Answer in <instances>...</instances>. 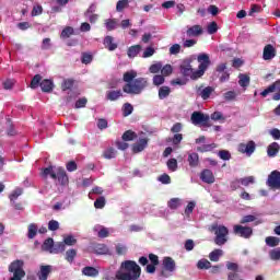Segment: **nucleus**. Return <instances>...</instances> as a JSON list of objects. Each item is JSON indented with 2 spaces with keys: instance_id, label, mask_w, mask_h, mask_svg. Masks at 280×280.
Returning <instances> with one entry per match:
<instances>
[{
  "instance_id": "nucleus-1",
  "label": "nucleus",
  "mask_w": 280,
  "mask_h": 280,
  "mask_svg": "<svg viewBox=\"0 0 280 280\" xmlns=\"http://www.w3.org/2000/svg\"><path fill=\"white\" fill-rule=\"evenodd\" d=\"M137 71H127L122 75L124 82L126 84L122 86L124 93L129 95H141L143 91L148 88V79L137 78Z\"/></svg>"
},
{
  "instance_id": "nucleus-2",
  "label": "nucleus",
  "mask_w": 280,
  "mask_h": 280,
  "mask_svg": "<svg viewBox=\"0 0 280 280\" xmlns=\"http://www.w3.org/2000/svg\"><path fill=\"white\" fill-rule=\"evenodd\" d=\"M124 271L116 272L118 280H139L141 277V267L135 260H125L121 262Z\"/></svg>"
},
{
  "instance_id": "nucleus-3",
  "label": "nucleus",
  "mask_w": 280,
  "mask_h": 280,
  "mask_svg": "<svg viewBox=\"0 0 280 280\" xmlns=\"http://www.w3.org/2000/svg\"><path fill=\"white\" fill-rule=\"evenodd\" d=\"M211 233H214V244L217 246H224L226 242H229V228L224 225H219L214 223L210 226Z\"/></svg>"
},
{
  "instance_id": "nucleus-4",
  "label": "nucleus",
  "mask_w": 280,
  "mask_h": 280,
  "mask_svg": "<svg viewBox=\"0 0 280 280\" xmlns=\"http://www.w3.org/2000/svg\"><path fill=\"white\" fill-rule=\"evenodd\" d=\"M197 60L199 62L198 70L191 72L190 80H198L205 75V71L209 69V66L211 65V59H209V55L207 54H200L197 57Z\"/></svg>"
},
{
  "instance_id": "nucleus-5",
  "label": "nucleus",
  "mask_w": 280,
  "mask_h": 280,
  "mask_svg": "<svg viewBox=\"0 0 280 280\" xmlns=\"http://www.w3.org/2000/svg\"><path fill=\"white\" fill-rule=\"evenodd\" d=\"M24 266L25 261L22 259L13 260L9 265V272H12L13 277H11L9 280H23L25 277V269H23Z\"/></svg>"
},
{
  "instance_id": "nucleus-6",
  "label": "nucleus",
  "mask_w": 280,
  "mask_h": 280,
  "mask_svg": "<svg viewBox=\"0 0 280 280\" xmlns=\"http://www.w3.org/2000/svg\"><path fill=\"white\" fill-rule=\"evenodd\" d=\"M270 93H275L272 95L273 102H279L280 100V81L273 82L271 85H269L267 89H265L260 95L261 97H268Z\"/></svg>"
},
{
  "instance_id": "nucleus-7",
  "label": "nucleus",
  "mask_w": 280,
  "mask_h": 280,
  "mask_svg": "<svg viewBox=\"0 0 280 280\" xmlns=\"http://www.w3.org/2000/svg\"><path fill=\"white\" fill-rule=\"evenodd\" d=\"M209 115H205L201 112H194L190 116V121L194 126H206L209 127Z\"/></svg>"
},
{
  "instance_id": "nucleus-8",
  "label": "nucleus",
  "mask_w": 280,
  "mask_h": 280,
  "mask_svg": "<svg viewBox=\"0 0 280 280\" xmlns=\"http://www.w3.org/2000/svg\"><path fill=\"white\" fill-rule=\"evenodd\" d=\"M234 235L243 237L244 240H249L253 236V228L244 225H234L233 226Z\"/></svg>"
},
{
  "instance_id": "nucleus-9",
  "label": "nucleus",
  "mask_w": 280,
  "mask_h": 280,
  "mask_svg": "<svg viewBox=\"0 0 280 280\" xmlns=\"http://www.w3.org/2000/svg\"><path fill=\"white\" fill-rule=\"evenodd\" d=\"M162 266L164 270L161 271V277H168L167 272L176 270V261L172 257H164Z\"/></svg>"
},
{
  "instance_id": "nucleus-10",
  "label": "nucleus",
  "mask_w": 280,
  "mask_h": 280,
  "mask_svg": "<svg viewBox=\"0 0 280 280\" xmlns=\"http://www.w3.org/2000/svg\"><path fill=\"white\" fill-rule=\"evenodd\" d=\"M196 94L201 97V100H209L211 97V94L215 91L213 86H206L203 84L196 85L195 88Z\"/></svg>"
},
{
  "instance_id": "nucleus-11",
  "label": "nucleus",
  "mask_w": 280,
  "mask_h": 280,
  "mask_svg": "<svg viewBox=\"0 0 280 280\" xmlns=\"http://www.w3.org/2000/svg\"><path fill=\"white\" fill-rule=\"evenodd\" d=\"M257 144H255V141L249 140L247 143H240L237 150L241 154L250 156L255 152Z\"/></svg>"
},
{
  "instance_id": "nucleus-12",
  "label": "nucleus",
  "mask_w": 280,
  "mask_h": 280,
  "mask_svg": "<svg viewBox=\"0 0 280 280\" xmlns=\"http://www.w3.org/2000/svg\"><path fill=\"white\" fill-rule=\"evenodd\" d=\"M267 185L270 189H280V172L272 171L267 178Z\"/></svg>"
},
{
  "instance_id": "nucleus-13",
  "label": "nucleus",
  "mask_w": 280,
  "mask_h": 280,
  "mask_svg": "<svg viewBox=\"0 0 280 280\" xmlns=\"http://www.w3.org/2000/svg\"><path fill=\"white\" fill-rule=\"evenodd\" d=\"M192 71H194V68L191 67V61L187 59L184 60L179 66V72L184 78H191Z\"/></svg>"
},
{
  "instance_id": "nucleus-14",
  "label": "nucleus",
  "mask_w": 280,
  "mask_h": 280,
  "mask_svg": "<svg viewBox=\"0 0 280 280\" xmlns=\"http://www.w3.org/2000/svg\"><path fill=\"white\" fill-rule=\"evenodd\" d=\"M149 260L151 264L147 265L145 271L149 275H154V272H156V266H159L160 264L159 257L156 256V254H149Z\"/></svg>"
},
{
  "instance_id": "nucleus-15",
  "label": "nucleus",
  "mask_w": 280,
  "mask_h": 280,
  "mask_svg": "<svg viewBox=\"0 0 280 280\" xmlns=\"http://www.w3.org/2000/svg\"><path fill=\"white\" fill-rule=\"evenodd\" d=\"M277 56V48L272 44H267L262 50V59L272 60Z\"/></svg>"
},
{
  "instance_id": "nucleus-16",
  "label": "nucleus",
  "mask_w": 280,
  "mask_h": 280,
  "mask_svg": "<svg viewBox=\"0 0 280 280\" xmlns=\"http://www.w3.org/2000/svg\"><path fill=\"white\" fill-rule=\"evenodd\" d=\"M200 179L202 183H207V185H213L215 183V176L213 175V172L209 168H205L200 173Z\"/></svg>"
},
{
  "instance_id": "nucleus-17",
  "label": "nucleus",
  "mask_w": 280,
  "mask_h": 280,
  "mask_svg": "<svg viewBox=\"0 0 280 280\" xmlns=\"http://www.w3.org/2000/svg\"><path fill=\"white\" fill-rule=\"evenodd\" d=\"M203 32L202 26L196 24L187 28L186 36H188V38H196L198 36H202Z\"/></svg>"
},
{
  "instance_id": "nucleus-18",
  "label": "nucleus",
  "mask_w": 280,
  "mask_h": 280,
  "mask_svg": "<svg viewBox=\"0 0 280 280\" xmlns=\"http://www.w3.org/2000/svg\"><path fill=\"white\" fill-rule=\"evenodd\" d=\"M49 275H51V265H42L39 267V271L37 272V277L39 280L49 279Z\"/></svg>"
},
{
  "instance_id": "nucleus-19",
  "label": "nucleus",
  "mask_w": 280,
  "mask_h": 280,
  "mask_svg": "<svg viewBox=\"0 0 280 280\" xmlns=\"http://www.w3.org/2000/svg\"><path fill=\"white\" fill-rule=\"evenodd\" d=\"M103 45L105 49H108V51H115L118 47L117 43H115V38L110 35L105 36Z\"/></svg>"
},
{
  "instance_id": "nucleus-20",
  "label": "nucleus",
  "mask_w": 280,
  "mask_h": 280,
  "mask_svg": "<svg viewBox=\"0 0 280 280\" xmlns=\"http://www.w3.org/2000/svg\"><path fill=\"white\" fill-rule=\"evenodd\" d=\"M148 141H150L148 138H142L139 140L138 143L132 145V152L133 154H139V152H143L145 148H148Z\"/></svg>"
},
{
  "instance_id": "nucleus-21",
  "label": "nucleus",
  "mask_w": 280,
  "mask_h": 280,
  "mask_svg": "<svg viewBox=\"0 0 280 280\" xmlns=\"http://www.w3.org/2000/svg\"><path fill=\"white\" fill-rule=\"evenodd\" d=\"M120 97H124L121 90H110L106 92V100L108 102H117Z\"/></svg>"
},
{
  "instance_id": "nucleus-22",
  "label": "nucleus",
  "mask_w": 280,
  "mask_h": 280,
  "mask_svg": "<svg viewBox=\"0 0 280 280\" xmlns=\"http://www.w3.org/2000/svg\"><path fill=\"white\" fill-rule=\"evenodd\" d=\"M57 178L60 183V185L65 186L69 184V176L67 175V171L65 168L59 167L57 170Z\"/></svg>"
},
{
  "instance_id": "nucleus-23",
  "label": "nucleus",
  "mask_w": 280,
  "mask_h": 280,
  "mask_svg": "<svg viewBox=\"0 0 280 280\" xmlns=\"http://www.w3.org/2000/svg\"><path fill=\"white\" fill-rule=\"evenodd\" d=\"M39 86L43 91V93H51L54 91V81L49 79H44L40 83Z\"/></svg>"
},
{
  "instance_id": "nucleus-24",
  "label": "nucleus",
  "mask_w": 280,
  "mask_h": 280,
  "mask_svg": "<svg viewBox=\"0 0 280 280\" xmlns=\"http://www.w3.org/2000/svg\"><path fill=\"white\" fill-rule=\"evenodd\" d=\"M188 164L189 167H198L200 165V156L198 153L192 152L188 154Z\"/></svg>"
},
{
  "instance_id": "nucleus-25",
  "label": "nucleus",
  "mask_w": 280,
  "mask_h": 280,
  "mask_svg": "<svg viewBox=\"0 0 280 280\" xmlns=\"http://www.w3.org/2000/svg\"><path fill=\"white\" fill-rule=\"evenodd\" d=\"M279 150H280L279 143L278 142H272L267 148V154L270 158H275V156H277V154H279Z\"/></svg>"
},
{
  "instance_id": "nucleus-26",
  "label": "nucleus",
  "mask_w": 280,
  "mask_h": 280,
  "mask_svg": "<svg viewBox=\"0 0 280 280\" xmlns=\"http://www.w3.org/2000/svg\"><path fill=\"white\" fill-rule=\"evenodd\" d=\"M82 275L85 277H97L100 275V270L95 267L88 266L82 269Z\"/></svg>"
},
{
  "instance_id": "nucleus-27",
  "label": "nucleus",
  "mask_w": 280,
  "mask_h": 280,
  "mask_svg": "<svg viewBox=\"0 0 280 280\" xmlns=\"http://www.w3.org/2000/svg\"><path fill=\"white\" fill-rule=\"evenodd\" d=\"M139 51H141V45L131 46L127 50V56L129 58H137V56H139Z\"/></svg>"
},
{
  "instance_id": "nucleus-28",
  "label": "nucleus",
  "mask_w": 280,
  "mask_h": 280,
  "mask_svg": "<svg viewBox=\"0 0 280 280\" xmlns=\"http://www.w3.org/2000/svg\"><path fill=\"white\" fill-rule=\"evenodd\" d=\"M108 246L106 244H96L94 246V253H96V255H108Z\"/></svg>"
},
{
  "instance_id": "nucleus-29",
  "label": "nucleus",
  "mask_w": 280,
  "mask_h": 280,
  "mask_svg": "<svg viewBox=\"0 0 280 280\" xmlns=\"http://www.w3.org/2000/svg\"><path fill=\"white\" fill-rule=\"evenodd\" d=\"M224 255L222 249H214L209 254L210 261H220V257Z\"/></svg>"
},
{
  "instance_id": "nucleus-30",
  "label": "nucleus",
  "mask_w": 280,
  "mask_h": 280,
  "mask_svg": "<svg viewBox=\"0 0 280 280\" xmlns=\"http://www.w3.org/2000/svg\"><path fill=\"white\" fill-rule=\"evenodd\" d=\"M170 93H172L170 86H161L159 89V100H165L170 97Z\"/></svg>"
},
{
  "instance_id": "nucleus-31",
  "label": "nucleus",
  "mask_w": 280,
  "mask_h": 280,
  "mask_svg": "<svg viewBox=\"0 0 280 280\" xmlns=\"http://www.w3.org/2000/svg\"><path fill=\"white\" fill-rule=\"evenodd\" d=\"M73 84H75V80L65 79L61 83V91H71V89H73Z\"/></svg>"
},
{
  "instance_id": "nucleus-32",
  "label": "nucleus",
  "mask_w": 280,
  "mask_h": 280,
  "mask_svg": "<svg viewBox=\"0 0 280 280\" xmlns=\"http://www.w3.org/2000/svg\"><path fill=\"white\" fill-rule=\"evenodd\" d=\"M66 249H67V246L65 245V243L60 242V243L54 244L52 249L50 250V253H54L55 255H58V253H65Z\"/></svg>"
},
{
  "instance_id": "nucleus-33",
  "label": "nucleus",
  "mask_w": 280,
  "mask_h": 280,
  "mask_svg": "<svg viewBox=\"0 0 280 280\" xmlns=\"http://www.w3.org/2000/svg\"><path fill=\"white\" fill-rule=\"evenodd\" d=\"M75 34V31L71 26H66L60 34V38H71Z\"/></svg>"
},
{
  "instance_id": "nucleus-34",
  "label": "nucleus",
  "mask_w": 280,
  "mask_h": 280,
  "mask_svg": "<svg viewBox=\"0 0 280 280\" xmlns=\"http://www.w3.org/2000/svg\"><path fill=\"white\" fill-rule=\"evenodd\" d=\"M105 27L107 32H113V30H117V20L116 19L105 20Z\"/></svg>"
},
{
  "instance_id": "nucleus-35",
  "label": "nucleus",
  "mask_w": 280,
  "mask_h": 280,
  "mask_svg": "<svg viewBox=\"0 0 280 280\" xmlns=\"http://www.w3.org/2000/svg\"><path fill=\"white\" fill-rule=\"evenodd\" d=\"M122 141H135L137 139V133L132 130H127L121 136Z\"/></svg>"
},
{
  "instance_id": "nucleus-36",
  "label": "nucleus",
  "mask_w": 280,
  "mask_h": 280,
  "mask_svg": "<svg viewBox=\"0 0 280 280\" xmlns=\"http://www.w3.org/2000/svg\"><path fill=\"white\" fill-rule=\"evenodd\" d=\"M267 246H270V248H275L280 243V238L277 236H267L265 240Z\"/></svg>"
},
{
  "instance_id": "nucleus-37",
  "label": "nucleus",
  "mask_w": 280,
  "mask_h": 280,
  "mask_svg": "<svg viewBox=\"0 0 280 280\" xmlns=\"http://www.w3.org/2000/svg\"><path fill=\"white\" fill-rule=\"evenodd\" d=\"M238 84L240 86H243V89L248 86V84H250V77H248V74H240Z\"/></svg>"
},
{
  "instance_id": "nucleus-38",
  "label": "nucleus",
  "mask_w": 280,
  "mask_h": 280,
  "mask_svg": "<svg viewBox=\"0 0 280 280\" xmlns=\"http://www.w3.org/2000/svg\"><path fill=\"white\" fill-rule=\"evenodd\" d=\"M103 156H104V159H108V160L115 159V156H117V150H115V148L110 147L103 152Z\"/></svg>"
},
{
  "instance_id": "nucleus-39",
  "label": "nucleus",
  "mask_w": 280,
  "mask_h": 280,
  "mask_svg": "<svg viewBox=\"0 0 280 280\" xmlns=\"http://www.w3.org/2000/svg\"><path fill=\"white\" fill-rule=\"evenodd\" d=\"M42 82H43V75L35 74L31 81V89H38Z\"/></svg>"
},
{
  "instance_id": "nucleus-40",
  "label": "nucleus",
  "mask_w": 280,
  "mask_h": 280,
  "mask_svg": "<svg viewBox=\"0 0 280 280\" xmlns=\"http://www.w3.org/2000/svg\"><path fill=\"white\" fill-rule=\"evenodd\" d=\"M38 233V226L34 223L28 225V240H34Z\"/></svg>"
},
{
  "instance_id": "nucleus-41",
  "label": "nucleus",
  "mask_w": 280,
  "mask_h": 280,
  "mask_svg": "<svg viewBox=\"0 0 280 280\" xmlns=\"http://www.w3.org/2000/svg\"><path fill=\"white\" fill-rule=\"evenodd\" d=\"M130 2L128 0H119L116 4V11L117 12H124V10H126V8H129Z\"/></svg>"
},
{
  "instance_id": "nucleus-42",
  "label": "nucleus",
  "mask_w": 280,
  "mask_h": 280,
  "mask_svg": "<svg viewBox=\"0 0 280 280\" xmlns=\"http://www.w3.org/2000/svg\"><path fill=\"white\" fill-rule=\"evenodd\" d=\"M132 110H135V107H132V104L130 103H125L122 106V115L124 117H128L132 115Z\"/></svg>"
},
{
  "instance_id": "nucleus-43",
  "label": "nucleus",
  "mask_w": 280,
  "mask_h": 280,
  "mask_svg": "<svg viewBox=\"0 0 280 280\" xmlns=\"http://www.w3.org/2000/svg\"><path fill=\"white\" fill-rule=\"evenodd\" d=\"M78 256V250L75 249H68L66 252V259L69 261V264H73V259Z\"/></svg>"
},
{
  "instance_id": "nucleus-44",
  "label": "nucleus",
  "mask_w": 280,
  "mask_h": 280,
  "mask_svg": "<svg viewBox=\"0 0 280 280\" xmlns=\"http://www.w3.org/2000/svg\"><path fill=\"white\" fill-rule=\"evenodd\" d=\"M269 257L272 261H279V259H280V247L271 249L269 252Z\"/></svg>"
},
{
  "instance_id": "nucleus-45",
  "label": "nucleus",
  "mask_w": 280,
  "mask_h": 280,
  "mask_svg": "<svg viewBox=\"0 0 280 280\" xmlns=\"http://www.w3.org/2000/svg\"><path fill=\"white\" fill-rule=\"evenodd\" d=\"M94 207L95 209H104V207H106V198L104 196L98 197L94 201Z\"/></svg>"
},
{
  "instance_id": "nucleus-46",
  "label": "nucleus",
  "mask_w": 280,
  "mask_h": 280,
  "mask_svg": "<svg viewBox=\"0 0 280 280\" xmlns=\"http://www.w3.org/2000/svg\"><path fill=\"white\" fill-rule=\"evenodd\" d=\"M166 165H167L170 172H176V170H178V161L176 159H170L166 162Z\"/></svg>"
},
{
  "instance_id": "nucleus-47",
  "label": "nucleus",
  "mask_w": 280,
  "mask_h": 280,
  "mask_svg": "<svg viewBox=\"0 0 280 280\" xmlns=\"http://www.w3.org/2000/svg\"><path fill=\"white\" fill-rule=\"evenodd\" d=\"M214 148H215V143L203 144L197 148V152H201V153L211 152L212 150H214Z\"/></svg>"
},
{
  "instance_id": "nucleus-48",
  "label": "nucleus",
  "mask_w": 280,
  "mask_h": 280,
  "mask_svg": "<svg viewBox=\"0 0 280 280\" xmlns=\"http://www.w3.org/2000/svg\"><path fill=\"white\" fill-rule=\"evenodd\" d=\"M197 267L199 270H209V268H211V262L207 259H201L198 261Z\"/></svg>"
},
{
  "instance_id": "nucleus-49",
  "label": "nucleus",
  "mask_w": 280,
  "mask_h": 280,
  "mask_svg": "<svg viewBox=\"0 0 280 280\" xmlns=\"http://www.w3.org/2000/svg\"><path fill=\"white\" fill-rule=\"evenodd\" d=\"M81 62L82 65H91V62H93V55L90 52H82Z\"/></svg>"
},
{
  "instance_id": "nucleus-50",
  "label": "nucleus",
  "mask_w": 280,
  "mask_h": 280,
  "mask_svg": "<svg viewBox=\"0 0 280 280\" xmlns=\"http://www.w3.org/2000/svg\"><path fill=\"white\" fill-rule=\"evenodd\" d=\"M65 246H75L78 244V240L73 237V235H68L63 238Z\"/></svg>"
},
{
  "instance_id": "nucleus-51",
  "label": "nucleus",
  "mask_w": 280,
  "mask_h": 280,
  "mask_svg": "<svg viewBox=\"0 0 280 280\" xmlns=\"http://www.w3.org/2000/svg\"><path fill=\"white\" fill-rule=\"evenodd\" d=\"M173 71H174V68H172V65H165L161 69V73L164 78H167V75H172Z\"/></svg>"
},
{
  "instance_id": "nucleus-52",
  "label": "nucleus",
  "mask_w": 280,
  "mask_h": 280,
  "mask_svg": "<svg viewBox=\"0 0 280 280\" xmlns=\"http://www.w3.org/2000/svg\"><path fill=\"white\" fill-rule=\"evenodd\" d=\"M154 86H161V84H165V77L162 74H155L153 77Z\"/></svg>"
},
{
  "instance_id": "nucleus-53",
  "label": "nucleus",
  "mask_w": 280,
  "mask_h": 280,
  "mask_svg": "<svg viewBox=\"0 0 280 280\" xmlns=\"http://www.w3.org/2000/svg\"><path fill=\"white\" fill-rule=\"evenodd\" d=\"M240 182H241V185H243L244 187H248V185H253L255 183V177L247 176V177L241 178Z\"/></svg>"
},
{
  "instance_id": "nucleus-54",
  "label": "nucleus",
  "mask_w": 280,
  "mask_h": 280,
  "mask_svg": "<svg viewBox=\"0 0 280 280\" xmlns=\"http://www.w3.org/2000/svg\"><path fill=\"white\" fill-rule=\"evenodd\" d=\"M167 207H170L171 209H178V207H180V199L179 198H172L168 202H167Z\"/></svg>"
},
{
  "instance_id": "nucleus-55",
  "label": "nucleus",
  "mask_w": 280,
  "mask_h": 280,
  "mask_svg": "<svg viewBox=\"0 0 280 280\" xmlns=\"http://www.w3.org/2000/svg\"><path fill=\"white\" fill-rule=\"evenodd\" d=\"M218 156L222 160V161H231V152L226 151V150H221L218 153Z\"/></svg>"
},
{
  "instance_id": "nucleus-56",
  "label": "nucleus",
  "mask_w": 280,
  "mask_h": 280,
  "mask_svg": "<svg viewBox=\"0 0 280 280\" xmlns=\"http://www.w3.org/2000/svg\"><path fill=\"white\" fill-rule=\"evenodd\" d=\"M163 69V63L156 62L150 66L149 71L150 73H159Z\"/></svg>"
},
{
  "instance_id": "nucleus-57",
  "label": "nucleus",
  "mask_w": 280,
  "mask_h": 280,
  "mask_svg": "<svg viewBox=\"0 0 280 280\" xmlns=\"http://www.w3.org/2000/svg\"><path fill=\"white\" fill-rule=\"evenodd\" d=\"M23 195V188H16L10 196L11 202H14L19 198V196Z\"/></svg>"
},
{
  "instance_id": "nucleus-58",
  "label": "nucleus",
  "mask_w": 280,
  "mask_h": 280,
  "mask_svg": "<svg viewBox=\"0 0 280 280\" xmlns=\"http://www.w3.org/2000/svg\"><path fill=\"white\" fill-rule=\"evenodd\" d=\"M108 235H110V232L108 231V228L101 226V229L97 233V236L101 240H104L105 237H108Z\"/></svg>"
},
{
  "instance_id": "nucleus-59",
  "label": "nucleus",
  "mask_w": 280,
  "mask_h": 280,
  "mask_svg": "<svg viewBox=\"0 0 280 280\" xmlns=\"http://www.w3.org/2000/svg\"><path fill=\"white\" fill-rule=\"evenodd\" d=\"M235 97H237V93H235V91H228L224 93L225 102H233Z\"/></svg>"
},
{
  "instance_id": "nucleus-60",
  "label": "nucleus",
  "mask_w": 280,
  "mask_h": 280,
  "mask_svg": "<svg viewBox=\"0 0 280 280\" xmlns=\"http://www.w3.org/2000/svg\"><path fill=\"white\" fill-rule=\"evenodd\" d=\"M171 56H177V54H180V44H174L168 49Z\"/></svg>"
},
{
  "instance_id": "nucleus-61",
  "label": "nucleus",
  "mask_w": 280,
  "mask_h": 280,
  "mask_svg": "<svg viewBox=\"0 0 280 280\" xmlns=\"http://www.w3.org/2000/svg\"><path fill=\"white\" fill-rule=\"evenodd\" d=\"M226 268L228 270H231V272H240V265H237L236 262L228 261Z\"/></svg>"
},
{
  "instance_id": "nucleus-62",
  "label": "nucleus",
  "mask_w": 280,
  "mask_h": 280,
  "mask_svg": "<svg viewBox=\"0 0 280 280\" xmlns=\"http://www.w3.org/2000/svg\"><path fill=\"white\" fill-rule=\"evenodd\" d=\"M54 238L49 237L44 242V248L51 253V250L54 249Z\"/></svg>"
},
{
  "instance_id": "nucleus-63",
  "label": "nucleus",
  "mask_w": 280,
  "mask_h": 280,
  "mask_svg": "<svg viewBox=\"0 0 280 280\" xmlns=\"http://www.w3.org/2000/svg\"><path fill=\"white\" fill-rule=\"evenodd\" d=\"M60 229V223L56 220H50L48 222V230L49 231H58Z\"/></svg>"
},
{
  "instance_id": "nucleus-64",
  "label": "nucleus",
  "mask_w": 280,
  "mask_h": 280,
  "mask_svg": "<svg viewBox=\"0 0 280 280\" xmlns=\"http://www.w3.org/2000/svg\"><path fill=\"white\" fill-rule=\"evenodd\" d=\"M218 32V23L217 22H211L208 25V34H215Z\"/></svg>"
}]
</instances>
